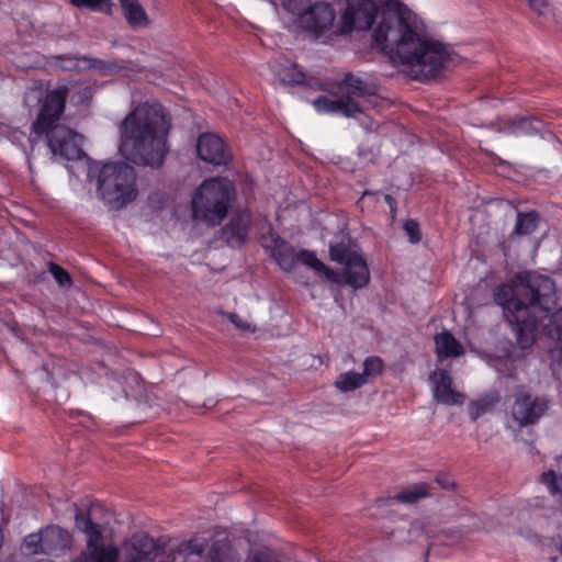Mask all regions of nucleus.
<instances>
[{"mask_svg":"<svg viewBox=\"0 0 562 562\" xmlns=\"http://www.w3.org/2000/svg\"><path fill=\"white\" fill-rule=\"evenodd\" d=\"M373 40L393 65L416 80L437 77L451 58L442 43L425 35L417 15L397 1L382 9Z\"/></svg>","mask_w":562,"mask_h":562,"instance_id":"f257e3e1","label":"nucleus"},{"mask_svg":"<svg viewBox=\"0 0 562 562\" xmlns=\"http://www.w3.org/2000/svg\"><path fill=\"white\" fill-rule=\"evenodd\" d=\"M171 119L157 102L135 106L119 125L121 155L136 165L160 167L168 151Z\"/></svg>","mask_w":562,"mask_h":562,"instance_id":"f03ea898","label":"nucleus"},{"mask_svg":"<svg viewBox=\"0 0 562 562\" xmlns=\"http://www.w3.org/2000/svg\"><path fill=\"white\" fill-rule=\"evenodd\" d=\"M68 88L59 86L47 92L41 112L32 128L36 134H46L52 154L67 160L79 159L83 155L82 137L58 121L65 110Z\"/></svg>","mask_w":562,"mask_h":562,"instance_id":"7ed1b4c3","label":"nucleus"},{"mask_svg":"<svg viewBox=\"0 0 562 562\" xmlns=\"http://www.w3.org/2000/svg\"><path fill=\"white\" fill-rule=\"evenodd\" d=\"M330 259L341 266L344 271L337 272L323 263L314 252L302 251L299 260L313 269L317 276L335 284H347L353 289H361L370 281V271L361 254L348 243L330 244Z\"/></svg>","mask_w":562,"mask_h":562,"instance_id":"20e7f679","label":"nucleus"},{"mask_svg":"<svg viewBox=\"0 0 562 562\" xmlns=\"http://www.w3.org/2000/svg\"><path fill=\"white\" fill-rule=\"evenodd\" d=\"M235 192L227 178L204 180L191 200L192 218L207 226H216L226 217Z\"/></svg>","mask_w":562,"mask_h":562,"instance_id":"39448f33","label":"nucleus"},{"mask_svg":"<svg viewBox=\"0 0 562 562\" xmlns=\"http://www.w3.org/2000/svg\"><path fill=\"white\" fill-rule=\"evenodd\" d=\"M97 189L110 207H124L137 196L134 168L121 162L104 164L99 171Z\"/></svg>","mask_w":562,"mask_h":562,"instance_id":"423d86ee","label":"nucleus"},{"mask_svg":"<svg viewBox=\"0 0 562 562\" xmlns=\"http://www.w3.org/2000/svg\"><path fill=\"white\" fill-rule=\"evenodd\" d=\"M339 97H319L313 101V106L318 113H339L351 117L361 112L357 99L373 94L375 86L363 77L349 74L338 86Z\"/></svg>","mask_w":562,"mask_h":562,"instance_id":"0eeeda50","label":"nucleus"},{"mask_svg":"<svg viewBox=\"0 0 562 562\" xmlns=\"http://www.w3.org/2000/svg\"><path fill=\"white\" fill-rule=\"evenodd\" d=\"M172 562H239V559L227 540L192 539L179 544Z\"/></svg>","mask_w":562,"mask_h":562,"instance_id":"6e6552de","label":"nucleus"},{"mask_svg":"<svg viewBox=\"0 0 562 562\" xmlns=\"http://www.w3.org/2000/svg\"><path fill=\"white\" fill-rule=\"evenodd\" d=\"M75 524L77 529L87 536V552L80 557L78 562H119V548L113 544H100L101 528L91 520L89 512L78 510Z\"/></svg>","mask_w":562,"mask_h":562,"instance_id":"1a4fd4ad","label":"nucleus"},{"mask_svg":"<svg viewBox=\"0 0 562 562\" xmlns=\"http://www.w3.org/2000/svg\"><path fill=\"white\" fill-rule=\"evenodd\" d=\"M71 544L70 533L56 525L47 526L24 538L23 548L27 554H57Z\"/></svg>","mask_w":562,"mask_h":562,"instance_id":"9d476101","label":"nucleus"},{"mask_svg":"<svg viewBox=\"0 0 562 562\" xmlns=\"http://www.w3.org/2000/svg\"><path fill=\"white\" fill-rule=\"evenodd\" d=\"M347 7L341 15L340 33L352 30H369L376 14L373 0H346Z\"/></svg>","mask_w":562,"mask_h":562,"instance_id":"9b49d317","label":"nucleus"},{"mask_svg":"<svg viewBox=\"0 0 562 562\" xmlns=\"http://www.w3.org/2000/svg\"><path fill=\"white\" fill-rule=\"evenodd\" d=\"M335 21V12L329 3L316 2L310 4L299 16L297 24L301 29L319 35L330 29Z\"/></svg>","mask_w":562,"mask_h":562,"instance_id":"f8f14e48","label":"nucleus"},{"mask_svg":"<svg viewBox=\"0 0 562 562\" xmlns=\"http://www.w3.org/2000/svg\"><path fill=\"white\" fill-rule=\"evenodd\" d=\"M547 409L548 403L546 400L519 393L513 405L512 415L520 426H528L535 424Z\"/></svg>","mask_w":562,"mask_h":562,"instance_id":"ddd939ff","label":"nucleus"},{"mask_svg":"<svg viewBox=\"0 0 562 562\" xmlns=\"http://www.w3.org/2000/svg\"><path fill=\"white\" fill-rule=\"evenodd\" d=\"M434 398L445 405H461L465 395L452 389V376L447 370L436 369L429 376Z\"/></svg>","mask_w":562,"mask_h":562,"instance_id":"4468645a","label":"nucleus"},{"mask_svg":"<svg viewBox=\"0 0 562 562\" xmlns=\"http://www.w3.org/2000/svg\"><path fill=\"white\" fill-rule=\"evenodd\" d=\"M196 151L203 161L212 165H225L229 160L223 140L215 134H202L196 143Z\"/></svg>","mask_w":562,"mask_h":562,"instance_id":"2eb2a0df","label":"nucleus"},{"mask_svg":"<svg viewBox=\"0 0 562 562\" xmlns=\"http://www.w3.org/2000/svg\"><path fill=\"white\" fill-rule=\"evenodd\" d=\"M251 215L248 212H241L231 218L222 231L223 238L231 246L241 245L248 235Z\"/></svg>","mask_w":562,"mask_h":562,"instance_id":"dca6fc26","label":"nucleus"},{"mask_svg":"<svg viewBox=\"0 0 562 562\" xmlns=\"http://www.w3.org/2000/svg\"><path fill=\"white\" fill-rule=\"evenodd\" d=\"M272 75L284 85H302L305 81L304 72L291 60L280 57L270 64Z\"/></svg>","mask_w":562,"mask_h":562,"instance_id":"f3484780","label":"nucleus"},{"mask_svg":"<svg viewBox=\"0 0 562 562\" xmlns=\"http://www.w3.org/2000/svg\"><path fill=\"white\" fill-rule=\"evenodd\" d=\"M123 549L128 561L137 562L151 552L154 540L146 533H135L125 541Z\"/></svg>","mask_w":562,"mask_h":562,"instance_id":"a211bd4d","label":"nucleus"},{"mask_svg":"<svg viewBox=\"0 0 562 562\" xmlns=\"http://www.w3.org/2000/svg\"><path fill=\"white\" fill-rule=\"evenodd\" d=\"M502 130L503 132L515 136L540 135L542 138H546V135L542 132L543 124L528 117L508 120Z\"/></svg>","mask_w":562,"mask_h":562,"instance_id":"6ab92c4d","label":"nucleus"},{"mask_svg":"<svg viewBox=\"0 0 562 562\" xmlns=\"http://www.w3.org/2000/svg\"><path fill=\"white\" fill-rule=\"evenodd\" d=\"M123 16L133 29H144L150 25V20L138 0H119Z\"/></svg>","mask_w":562,"mask_h":562,"instance_id":"aec40b11","label":"nucleus"},{"mask_svg":"<svg viewBox=\"0 0 562 562\" xmlns=\"http://www.w3.org/2000/svg\"><path fill=\"white\" fill-rule=\"evenodd\" d=\"M435 345L438 360L459 357L464 352L463 346L447 330L435 336Z\"/></svg>","mask_w":562,"mask_h":562,"instance_id":"412c9836","label":"nucleus"},{"mask_svg":"<svg viewBox=\"0 0 562 562\" xmlns=\"http://www.w3.org/2000/svg\"><path fill=\"white\" fill-rule=\"evenodd\" d=\"M273 247L266 246L271 257L278 262L282 270H291L293 266V251L290 246L280 238H273Z\"/></svg>","mask_w":562,"mask_h":562,"instance_id":"4be33fe9","label":"nucleus"},{"mask_svg":"<svg viewBox=\"0 0 562 562\" xmlns=\"http://www.w3.org/2000/svg\"><path fill=\"white\" fill-rule=\"evenodd\" d=\"M499 396L496 393H488L469 404L468 411L472 420L493 411L498 403Z\"/></svg>","mask_w":562,"mask_h":562,"instance_id":"5701e85b","label":"nucleus"},{"mask_svg":"<svg viewBox=\"0 0 562 562\" xmlns=\"http://www.w3.org/2000/svg\"><path fill=\"white\" fill-rule=\"evenodd\" d=\"M367 383L364 375L358 372L348 371L339 374L335 386L341 392H351Z\"/></svg>","mask_w":562,"mask_h":562,"instance_id":"b1692460","label":"nucleus"},{"mask_svg":"<svg viewBox=\"0 0 562 562\" xmlns=\"http://www.w3.org/2000/svg\"><path fill=\"white\" fill-rule=\"evenodd\" d=\"M428 495V487L426 484H418L412 487H408L392 497L393 501L401 503H416L420 498Z\"/></svg>","mask_w":562,"mask_h":562,"instance_id":"393cba45","label":"nucleus"},{"mask_svg":"<svg viewBox=\"0 0 562 562\" xmlns=\"http://www.w3.org/2000/svg\"><path fill=\"white\" fill-rule=\"evenodd\" d=\"M538 214L535 212L519 213L515 225V233L518 235L531 234L538 226Z\"/></svg>","mask_w":562,"mask_h":562,"instance_id":"a878e982","label":"nucleus"},{"mask_svg":"<svg viewBox=\"0 0 562 562\" xmlns=\"http://www.w3.org/2000/svg\"><path fill=\"white\" fill-rule=\"evenodd\" d=\"M542 483L547 486L550 494L562 499V476L554 471H548L541 475Z\"/></svg>","mask_w":562,"mask_h":562,"instance_id":"bb28decb","label":"nucleus"},{"mask_svg":"<svg viewBox=\"0 0 562 562\" xmlns=\"http://www.w3.org/2000/svg\"><path fill=\"white\" fill-rule=\"evenodd\" d=\"M72 4L78 8H89L95 11H101L104 13H111L112 11V2L111 0H69Z\"/></svg>","mask_w":562,"mask_h":562,"instance_id":"cd10ccee","label":"nucleus"},{"mask_svg":"<svg viewBox=\"0 0 562 562\" xmlns=\"http://www.w3.org/2000/svg\"><path fill=\"white\" fill-rule=\"evenodd\" d=\"M383 371V361L379 357H369L363 362V373L364 378L368 380L370 378H375L380 375Z\"/></svg>","mask_w":562,"mask_h":562,"instance_id":"c85d7f7f","label":"nucleus"},{"mask_svg":"<svg viewBox=\"0 0 562 562\" xmlns=\"http://www.w3.org/2000/svg\"><path fill=\"white\" fill-rule=\"evenodd\" d=\"M48 270L60 286H70L71 285V278H70L69 273L64 268H61L57 263L50 261L48 263Z\"/></svg>","mask_w":562,"mask_h":562,"instance_id":"c756f323","label":"nucleus"},{"mask_svg":"<svg viewBox=\"0 0 562 562\" xmlns=\"http://www.w3.org/2000/svg\"><path fill=\"white\" fill-rule=\"evenodd\" d=\"M285 11L299 16L310 4L311 0H280Z\"/></svg>","mask_w":562,"mask_h":562,"instance_id":"7c9ffc66","label":"nucleus"},{"mask_svg":"<svg viewBox=\"0 0 562 562\" xmlns=\"http://www.w3.org/2000/svg\"><path fill=\"white\" fill-rule=\"evenodd\" d=\"M227 318L235 325L236 328L243 331H255L256 326L246 318H243L236 313H228Z\"/></svg>","mask_w":562,"mask_h":562,"instance_id":"2f4dec72","label":"nucleus"},{"mask_svg":"<svg viewBox=\"0 0 562 562\" xmlns=\"http://www.w3.org/2000/svg\"><path fill=\"white\" fill-rule=\"evenodd\" d=\"M101 66H102L101 60L89 59V58H78V59H76L74 65L65 66V68H67V69L75 68L77 70H86V69H92V68L100 69Z\"/></svg>","mask_w":562,"mask_h":562,"instance_id":"473e14b6","label":"nucleus"},{"mask_svg":"<svg viewBox=\"0 0 562 562\" xmlns=\"http://www.w3.org/2000/svg\"><path fill=\"white\" fill-rule=\"evenodd\" d=\"M403 228L407 234L409 241L415 244L422 238L418 224L415 221L408 220L404 223Z\"/></svg>","mask_w":562,"mask_h":562,"instance_id":"72a5a7b5","label":"nucleus"},{"mask_svg":"<svg viewBox=\"0 0 562 562\" xmlns=\"http://www.w3.org/2000/svg\"><path fill=\"white\" fill-rule=\"evenodd\" d=\"M250 562H278L273 553L269 550L257 551L250 558Z\"/></svg>","mask_w":562,"mask_h":562,"instance_id":"f704fd0d","label":"nucleus"},{"mask_svg":"<svg viewBox=\"0 0 562 562\" xmlns=\"http://www.w3.org/2000/svg\"><path fill=\"white\" fill-rule=\"evenodd\" d=\"M436 481L441 487L446 490H451L454 487V482L448 475H438Z\"/></svg>","mask_w":562,"mask_h":562,"instance_id":"c9c22d12","label":"nucleus"},{"mask_svg":"<svg viewBox=\"0 0 562 562\" xmlns=\"http://www.w3.org/2000/svg\"><path fill=\"white\" fill-rule=\"evenodd\" d=\"M529 4V7L535 10V11H538L540 12L544 7H546V1L544 0H526Z\"/></svg>","mask_w":562,"mask_h":562,"instance_id":"e433bc0d","label":"nucleus"},{"mask_svg":"<svg viewBox=\"0 0 562 562\" xmlns=\"http://www.w3.org/2000/svg\"><path fill=\"white\" fill-rule=\"evenodd\" d=\"M384 200L389 204L390 211H391L392 215L394 216V214H395V200L391 195H389V194H386L384 196Z\"/></svg>","mask_w":562,"mask_h":562,"instance_id":"4c0bfd02","label":"nucleus"},{"mask_svg":"<svg viewBox=\"0 0 562 562\" xmlns=\"http://www.w3.org/2000/svg\"><path fill=\"white\" fill-rule=\"evenodd\" d=\"M85 95H86V97H89V95H90V90H89V89H85Z\"/></svg>","mask_w":562,"mask_h":562,"instance_id":"58836bf2","label":"nucleus"}]
</instances>
